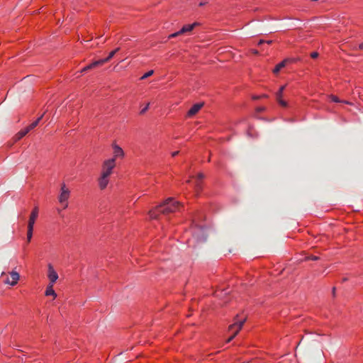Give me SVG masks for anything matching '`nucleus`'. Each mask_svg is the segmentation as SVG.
Masks as SVG:
<instances>
[{
	"instance_id": "f257e3e1",
	"label": "nucleus",
	"mask_w": 363,
	"mask_h": 363,
	"mask_svg": "<svg viewBox=\"0 0 363 363\" xmlns=\"http://www.w3.org/2000/svg\"><path fill=\"white\" fill-rule=\"evenodd\" d=\"M182 204L172 198H168L163 203L150 211L149 215L152 219H157L160 214L167 215L179 211Z\"/></svg>"
},
{
	"instance_id": "f03ea898",
	"label": "nucleus",
	"mask_w": 363,
	"mask_h": 363,
	"mask_svg": "<svg viewBox=\"0 0 363 363\" xmlns=\"http://www.w3.org/2000/svg\"><path fill=\"white\" fill-rule=\"evenodd\" d=\"M298 343L296 351L298 350L299 354L306 359H311L315 357H320L322 354V350L320 348L319 343L317 341L313 340L307 344L306 347L302 349H299L301 341Z\"/></svg>"
},
{
	"instance_id": "7ed1b4c3",
	"label": "nucleus",
	"mask_w": 363,
	"mask_h": 363,
	"mask_svg": "<svg viewBox=\"0 0 363 363\" xmlns=\"http://www.w3.org/2000/svg\"><path fill=\"white\" fill-rule=\"evenodd\" d=\"M238 315H236L235 318V323L231 324L228 327V330L232 331V335L228 338L226 340V342H230L231 340L234 339V337L238 334L240 330L242 329L244 323L246 321V318H244L243 319L238 320Z\"/></svg>"
},
{
	"instance_id": "20e7f679",
	"label": "nucleus",
	"mask_w": 363,
	"mask_h": 363,
	"mask_svg": "<svg viewBox=\"0 0 363 363\" xmlns=\"http://www.w3.org/2000/svg\"><path fill=\"white\" fill-rule=\"evenodd\" d=\"M38 216V208L35 206L32 211L28 223L27 241L30 242L33 236V227Z\"/></svg>"
},
{
	"instance_id": "39448f33",
	"label": "nucleus",
	"mask_w": 363,
	"mask_h": 363,
	"mask_svg": "<svg viewBox=\"0 0 363 363\" xmlns=\"http://www.w3.org/2000/svg\"><path fill=\"white\" fill-rule=\"evenodd\" d=\"M45 113L42 114L36 121L33 122L31 124H30L27 128H26L24 130H20L18 133H17L14 136V140L18 141L21 140L23 137H24L29 131L35 128L40 121V120L44 116Z\"/></svg>"
},
{
	"instance_id": "423d86ee",
	"label": "nucleus",
	"mask_w": 363,
	"mask_h": 363,
	"mask_svg": "<svg viewBox=\"0 0 363 363\" xmlns=\"http://www.w3.org/2000/svg\"><path fill=\"white\" fill-rule=\"evenodd\" d=\"M115 165H116L115 158H111V159L105 160L102 165L101 174L109 177L112 174V170L115 167Z\"/></svg>"
},
{
	"instance_id": "0eeeda50",
	"label": "nucleus",
	"mask_w": 363,
	"mask_h": 363,
	"mask_svg": "<svg viewBox=\"0 0 363 363\" xmlns=\"http://www.w3.org/2000/svg\"><path fill=\"white\" fill-rule=\"evenodd\" d=\"M60 191H61V192L58 197V201L60 203H64L65 202L68 201V199L69 198V195H70V191L66 187L65 184H62L61 185Z\"/></svg>"
},
{
	"instance_id": "6e6552de",
	"label": "nucleus",
	"mask_w": 363,
	"mask_h": 363,
	"mask_svg": "<svg viewBox=\"0 0 363 363\" xmlns=\"http://www.w3.org/2000/svg\"><path fill=\"white\" fill-rule=\"evenodd\" d=\"M10 276H11L10 279L9 278L6 279L4 281V283L6 284H9L11 286H15L18 283V281L20 279V275L17 272L12 271L10 272Z\"/></svg>"
},
{
	"instance_id": "1a4fd4ad",
	"label": "nucleus",
	"mask_w": 363,
	"mask_h": 363,
	"mask_svg": "<svg viewBox=\"0 0 363 363\" xmlns=\"http://www.w3.org/2000/svg\"><path fill=\"white\" fill-rule=\"evenodd\" d=\"M48 277L50 280V284H53L58 279V275L51 264L48 265Z\"/></svg>"
},
{
	"instance_id": "9d476101",
	"label": "nucleus",
	"mask_w": 363,
	"mask_h": 363,
	"mask_svg": "<svg viewBox=\"0 0 363 363\" xmlns=\"http://www.w3.org/2000/svg\"><path fill=\"white\" fill-rule=\"evenodd\" d=\"M203 103H199V104H194L188 111L187 116L189 117H191V116H194L199 111V110L203 107Z\"/></svg>"
},
{
	"instance_id": "9b49d317",
	"label": "nucleus",
	"mask_w": 363,
	"mask_h": 363,
	"mask_svg": "<svg viewBox=\"0 0 363 363\" xmlns=\"http://www.w3.org/2000/svg\"><path fill=\"white\" fill-rule=\"evenodd\" d=\"M108 184V177L101 174V177L99 179V188L101 190H103L106 188Z\"/></svg>"
},
{
	"instance_id": "f8f14e48",
	"label": "nucleus",
	"mask_w": 363,
	"mask_h": 363,
	"mask_svg": "<svg viewBox=\"0 0 363 363\" xmlns=\"http://www.w3.org/2000/svg\"><path fill=\"white\" fill-rule=\"evenodd\" d=\"M292 60H291V59H285V60H284L282 62L279 63L274 67V69H273V73L275 74H278L279 72V71L281 70V69L284 67L289 62H291Z\"/></svg>"
},
{
	"instance_id": "ddd939ff",
	"label": "nucleus",
	"mask_w": 363,
	"mask_h": 363,
	"mask_svg": "<svg viewBox=\"0 0 363 363\" xmlns=\"http://www.w3.org/2000/svg\"><path fill=\"white\" fill-rule=\"evenodd\" d=\"M198 25H199L198 23H194L192 24L185 25L179 30V33L184 34L185 33L190 32Z\"/></svg>"
},
{
	"instance_id": "4468645a",
	"label": "nucleus",
	"mask_w": 363,
	"mask_h": 363,
	"mask_svg": "<svg viewBox=\"0 0 363 363\" xmlns=\"http://www.w3.org/2000/svg\"><path fill=\"white\" fill-rule=\"evenodd\" d=\"M113 158L116 159L118 157H123L124 152L123 150L119 146L115 144L113 145Z\"/></svg>"
},
{
	"instance_id": "2eb2a0df",
	"label": "nucleus",
	"mask_w": 363,
	"mask_h": 363,
	"mask_svg": "<svg viewBox=\"0 0 363 363\" xmlns=\"http://www.w3.org/2000/svg\"><path fill=\"white\" fill-rule=\"evenodd\" d=\"M45 295L46 296H53L54 298L57 296L56 293L53 290V284H50L45 291Z\"/></svg>"
},
{
	"instance_id": "dca6fc26",
	"label": "nucleus",
	"mask_w": 363,
	"mask_h": 363,
	"mask_svg": "<svg viewBox=\"0 0 363 363\" xmlns=\"http://www.w3.org/2000/svg\"><path fill=\"white\" fill-rule=\"evenodd\" d=\"M104 63H106L105 61H104V59H101V60H96V61L92 62L89 65L91 67V69H94L98 66H101V65H104Z\"/></svg>"
},
{
	"instance_id": "f3484780",
	"label": "nucleus",
	"mask_w": 363,
	"mask_h": 363,
	"mask_svg": "<svg viewBox=\"0 0 363 363\" xmlns=\"http://www.w3.org/2000/svg\"><path fill=\"white\" fill-rule=\"evenodd\" d=\"M104 63H106L105 61H104V59H101V60H96V61L92 62L89 65L91 67V69H94L98 66H101V65H104Z\"/></svg>"
},
{
	"instance_id": "a211bd4d",
	"label": "nucleus",
	"mask_w": 363,
	"mask_h": 363,
	"mask_svg": "<svg viewBox=\"0 0 363 363\" xmlns=\"http://www.w3.org/2000/svg\"><path fill=\"white\" fill-rule=\"evenodd\" d=\"M119 50H120V48H118L115 49L114 50L111 51L109 53L108 56L104 59V61H105V62H108L115 55V54L119 51Z\"/></svg>"
},
{
	"instance_id": "6ab92c4d",
	"label": "nucleus",
	"mask_w": 363,
	"mask_h": 363,
	"mask_svg": "<svg viewBox=\"0 0 363 363\" xmlns=\"http://www.w3.org/2000/svg\"><path fill=\"white\" fill-rule=\"evenodd\" d=\"M285 89V86H282L280 87L279 91L277 93V99H279V98H281L282 93Z\"/></svg>"
},
{
	"instance_id": "aec40b11",
	"label": "nucleus",
	"mask_w": 363,
	"mask_h": 363,
	"mask_svg": "<svg viewBox=\"0 0 363 363\" xmlns=\"http://www.w3.org/2000/svg\"><path fill=\"white\" fill-rule=\"evenodd\" d=\"M154 73V71L153 70H150L149 72H147V73H145L143 76L141 77L140 79L141 80H143L150 76H152Z\"/></svg>"
},
{
	"instance_id": "412c9836",
	"label": "nucleus",
	"mask_w": 363,
	"mask_h": 363,
	"mask_svg": "<svg viewBox=\"0 0 363 363\" xmlns=\"http://www.w3.org/2000/svg\"><path fill=\"white\" fill-rule=\"evenodd\" d=\"M277 100L281 106H284V107H286L287 106V103L285 101L282 100L281 98H279V99H277Z\"/></svg>"
},
{
	"instance_id": "4be33fe9",
	"label": "nucleus",
	"mask_w": 363,
	"mask_h": 363,
	"mask_svg": "<svg viewBox=\"0 0 363 363\" xmlns=\"http://www.w3.org/2000/svg\"><path fill=\"white\" fill-rule=\"evenodd\" d=\"M182 35L181 33H179V31L178 32H176V33H174L172 34H171L169 36V38H176L179 35Z\"/></svg>"
},
{
	"instance_id": "5701e85b",
	"label": "nucleus",
	"mask_w": 363,
	"mask_h": 363,
	"mask_svg": "<svg viewBox=\"0 0 363 363\" xmlns=\"http://www.w3.org/2000/svg\"><path fill=\"white\" fill-rule=\"evenodd\" d=\"M150 106V103L147 104V105L141 110L140 114H143L146 112V111L148 109Z\"/></svg>"
},
{
	"instance_id": "b1692460",
	"label": "nucleus",
	"mask_w": 363,
	"mask_h": 363,
	"mask_svg": "<svg viewBox=\"0 0 363 363\" xmlns=\"http://www.w3.org/2000/svg\"><path fill=\"white\" fill-rule=\"evenodd\" d=\"M90 69H91L90 65H87V66L84 67L82 69L81 72H86V71L90 70Z\"/></svg>"
},
{
	"instance_id": "393cba45",
	"label": "nucleus",
	"mask_w": 363,
	"mask_h": 363,
	"mask_svg": "<svg viewBox=\"0 0 363 363\" xmlns=\"http://www.w3.org/2000/svg\"><path fill=\"white\" fill-rule=\"evenodd\" d=\"M331 99H332L333 101L336 102V103L340 102L339 99L337 96H331Z\"/></svg>"
},
{
	"instance_id": "a878e982",
	"label": "nucleus",
	"mask_w": 363,
	"mask_h": 363,
	"mask_svg": "<svg viewBox=\"0 0 363 363\" xmlns=\"http://www.w3.org/2000/svg\"><path fill=\"white\" fill-rule=\"evenodd\" d=\"M311 57L312 58H317L318 57V53L317 52H313L311 54Z\"/></svg>"
},
{
	"instance_id": "bb28decb",
	"label": "nucleus",
	"mask_w": 363,
	"mask_h": 363,
	"mask_svg": "<svg viewBox=\"0 0 363 363\" xmlns=\"http://www.w3.org/2000/svg\"><path fill=\"white\" fill-rule=\"evenodd\" d=\"M204 178V174L203 173H199L197 175V179L201 180Z\"/></svg>"
},
{
	"instance_id": "cd10ccee",
	"label": "nucleus",
	"mask_w": 363,
	"mask_h": 363,
	"mask_svg": "<svg viewBox=\"0 0 363 363\" xmlns=\"http://www.w3.org/2000/svg\"><path fill=\"white\" fill-rule=\"evenodd\" d=\"M308 259H312V260H318L319 259V257L317 256H311L310 257H308Z\"/></svg>"
},
{
	"instance_id": "c85d7f7f",
	"label": "nucleus",
	"mask_w": 363,
	"mask_h": 363,
	"mask_svg": "<svg viewBox=\"0 0 363 363\" xmlns=\"http://www.w3.org/2000/svg\"><path fill=\"white\" fill-rule=\"evenodd\" d=\"M196 190H199L201 189V184L199 182H197L196 184Z\"/></svg>"
},
{
	"instance_id": "c756f323",
	"label": "nucleus",
	"mask_w": 363,
	"mask_h": 363,
	"mask_svg": "<svg viewBox=\"0 0 363 363\" xmlns=\"http://www.w3.org/2000/svg\"><path fill=\"white\" fill-rule=\"evenodd\" d=\"M63 205V208L65 209L67 208L68 206V203L67 201L65 202L64 203H62Z\"/></svg>"
},
{
	"instance_id": "7c9ffc66",
	"label": "nucleus",
	"mask_w": 363,
	"mask_h": 363,
	"mask_svg": "<svg viewBox=\"0 0 363 363\" xmlns=\"http://www.w3.org/2000/svg\"><path fill=\"white\" fill-rule=\"evenodd\" d=\"M179 153V151H175L172 153V157L177 156Z\"/></svg>"
},
{
	"instance_id": "2f4dec72",
	"label": "nucleus",
	"mask_w": 363,
	"mask_h": 363,
	"mask_svg": "<svg viewBox=\"0 0 363 363\" xmlns=\"http://www.w3.org/2000/svg\"><path fill=\"white\" fill-rule=\"evenodd\" d=\"M206 4H207V2H206V1H203V2H201V3L199 4V6H202L206 5Z\"/></svg>"
},
{
	"instance_id": "473e14b6",
	"label": "nucleus",
	"mask_w": 363,
	"mask_h": 363,
	"mask_svg": "<svg viewBox=\"0 0 363 363\" xmlns=\"http://www.w3.org/2000/svg\"><path fill=\"white\" fill-rule=\"evenodd\" d=\"M265 43V41H264V40H260L259 41V43H258V45H262V44H263V43Z\"/></svg>"
},
{
	"instance_id": "72a5a7b5",
	"label": "nucleus",
	"mask_w": 363,
	"mask_h": 363,
	"mask_svg": "<svg viewBox=\"0 0 363 363\" xmlns=\"http://www.w3.org/2000/svg\"><path fill=\"white\" fill-rule=\"evenodd\" d=\"M359 48L360 50L363 49V43H361L359 45Z\"/></svg>"
},
{
	"instance_id": "f704fd0d",
	"label": "nucleus",
	"mask_w": 363,
	"mask_h": 363,
	"mask_svg": "<svg viewBox=\"0 0 363 363\" xmlns=\"http://www.w3.org/2000/svg\"><path fill=\"white\" fill-rule=\"evenodd\" d=\"M265 43H267V44H272V40H268V41H265Z\"/></svg>"
},
{
	"instance_id": "c9c22d12",
	"label": "nucleus",
	"mask_w": 363,
	"mask_h": 363,
	"mask_svg": "<svg viewBox=\"0 0 363 363\" xmlns=\"http://www.w3.org/2000/svg\"><path fill=\"white\" fill-rule=\"evenodd\" d=\"M335 288H333V294L335 295Z\"/></svg>"
},
{
	"instance_id": "e433bc0d",
	"label": "nucleus",
	"mask_w": 363,
	"mask_h": 363,
	"mask_svg": "<svg viewBox=\"0 0 363 363\" xmlns=\"http://www.w3.org/2000/svg\"><path fill=\"white\" fill-rule=\"evenodd\" d=\"M253 53H255V54H256V55H257V54H258V51H257V50H254V51H253Z\"/></svg>"
},
{
	"instance_id": "4c0bfd02",
	"label": "nucleus",
	"mask_w": 363,
	"mask_h": 363,
	"mask_svg": "<svg viewBox=\"0 0 363 363\" xmlns=\"http://www.w3.org/2000/svg\"><path fill=\"white\" fill-rule=\"evenodd\" d=\"M347 280V278H343L342 281H346Z\"/></svg>"
},
{
	"instance_id": "58836bf2",
	"label": "nucleus",
	"mask_w": 363,
	"mask_h": 363,
	"mask_svg": "<svg viewBox=\"0 0 363 363\" xmlns=\"http://www.w3.org/2000/svg\"><path fill=\"white\" fill-rule=\"evenodd\" d=\"M4 274H5V272H3L1 273V276L4 275Z\"/></svg>"
}]
</instances>
